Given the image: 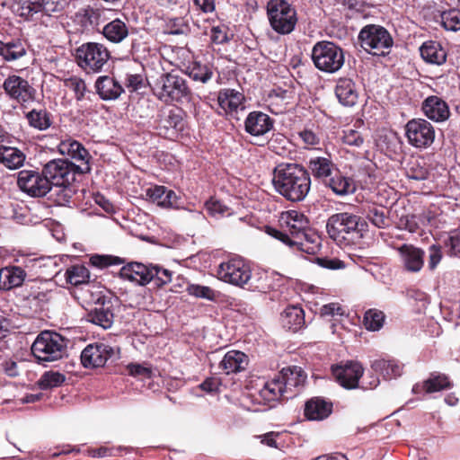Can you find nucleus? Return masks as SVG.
I'll return each mask as SVG.
<instances>
[{
  "mask_svg": "<svg viewBox=\"0 0 460 460\" xmlns=\"http://www.w3.org/2000/svg\"><path fill=\"white\" fill-rule=\"evenodd\" d=\"M308 169L315 179L325 180L332 176L335 166L329 158L317 156L309 160Z\"/></svg>",
  "mask_w": 460,
  "mask_h": 460,
  "instance_id": "obj_43",
  "label": "nucleus"
},
{
  "mask_svg": "<svg viewBox=\"0 0 460 460\" xmlns=\"http://www.w3.org/2000/svg\"><path fill=\"white\" fill-rule=\"evenodd\" d=\"M194 82L200 84L208 83L214 75V66L209 63L193 61L182 70Z\"/></svg>",
  "mask_w": 460,
  "mask_h": 460,
  "instance_id": "obj_39",
  "label": "nucleus"
},
{
  "mask_svg": "<svg viewBox=\"0 0 460 460\" xmlns=\"http://www.w3.org/2000/svg\"><path fill=\"white\" fill-rule=\"evenodd\" d=\"M244 101L243 93L232 88H223L217 94V104L222 111H219L217 113L233 117L237 114L239 109H244Z\"/></svg>",
  "mask_w": 460,
  "mask_h": 460,
  "instance_id": "obj_20",
  "label": "nucleus"
},
{
  "mask_svg": "<svg viewBox=\"0 0 460 460\" xmlns=\"http://www.w3.org/2000/svg\"><path fill=\"white\" fill-rule=\"evenodd\" d=\"M402 268L409 273H418L424 267L425 251L413 244L403 243L397 248Z\"/></svg>",
  "mask_w": 460,
  "mask_h": 460,
  "instance_id": "obj_19",
  "label": "nucleus"
},
{
  "mask_svg": "<svg viewBox=\"0 0 460 460\" xmlns=\"http://www.w3.org/2000/svg\"><path fill=\"white\" fill-rule=\"evenodd\" d=\"M26 272L18 266H10L0 270V289L10 290L23 286Z\"/></svg>",
  "mask_w": 460,
  "mask_h": 460,
  "instance_id": "obj_36",
  "label": "nucleus"
},
{
  "mask_svg": "<svg viewBox=\"0 0 460 460\" xmlns=\"http://www.w3.org/2000/svg\"><path fill=\"white\" fill-rule=\"evenodd\" d=\"M326 231L339 245H349L364 236L368 231V225L360 216L341 212L329 217Z\"/></svg>",
  "mask_w": 460,
  "mask_h": 460,
  "instance_id": "obj_4",
  "label": "nucleus"
},
{
  "mask_svg": "<svg viewBox=\"0 0 460 460\" xmlns=\"http://www.w3.org/2000/svg\"><path fill=\"white\" fill-rule=\"evenodd\" d=\"M371 368L381 374L385 379H392L401 376L402 367L394 360H386L384 358L376 359L372 362Z\"/></svg>",
  "mask_w": 460,
  "mask_h": 460,
  "instance_id": "obj_48",
  "label": "nucleus"
},
{
  "mask_svg": "<svg viewBox=\"0 0 460 460\" xmlns=\"http://www.w3.org/2000/svg\"><path fill=\"white\" fill-rule=\"evenodd\" d=\"M405 137L413 147L428 148L435 140V128L425 119H411L405 125Z\"/></svg>",
  "mask_w": 460,
  "mask_h": 460,
  "instance_id": "obj_16",
  "label": "nucleus"
},
{
  "mask_svg": "<svg viewBox=\"0 0 460 460\" xmlns=\"http://www.w3.org/2000/svg\"><path fill=\"white\" fill-rule=\"evenodd\" d=\"M275 190L291 202L303 201L311 189L309 171L296 163H281L272 172Z\"/></svg>",
  "mask_w": 460,
  "mask_h": 460,
  "instance_id": "obj_3",
  "label": "nucleus"
},
{
  "mask_svg": "<svg viewBox=\"0 0 460 460\" xmlns=\"http://www.w3.org/2000/svg\"><path fill=\"white\" fill-rule=\"evenodd\" d=\"M3 88L6 95L17 102L22 108H27L37 99V90L20 75H9L4 79Z\"/></svg>",
  "mask_w": 460,
  "mask_h": 460,
  "instance_id": "obj_14",
  "label": "nucleus"
},
{
  "mask_svg": "<svg viewBox=\"0 0 460 460\" xmlns=\"http://www.w3.org/2000/svg\"><path fill=\"white\" fill-rule=\"evenodd\" d=\"M94 87L97 94L103 101L116 100L124 93L122 85L114 77L109 75L99 76Z\"/></svg>",
  "mask_w": 460,
  "mask_h": 460,
  "instance_id": "obj_31",
  "label": "nucleus"
},
{
  "mask_svg": "<svg viewBox=\"0 0 460 460\" xmlns=\"http://www.w3.org/2000/svg\"><path fill=\"white\" fill-rule=\"evenodd\" d=\"M211 40L216 44H224L229 41L228 27L225 24L213 26L210 31Z\"/></svg>",
  "mask_w": 460,
  "mask_h": 460,
  "instance_id": "obj_63",
  "label": "nucleus"
},
{
  "mask_svg": "<svg viewBox=\"0 0 460 460\" xmlns=\"http://www.w3.org/2000/svg\"><path fill=\"white\" fill-rule=\"evenodd\" d=\"M185 112L182 109L174 108L162 111L156 120L158 134L168 139L177 138L186 128Z\"/></svg>",
  "mask_w": 460,
  "mask_h": 460,
  "instance_id": "obj_15",
  "label": "nucleus"
},
{
  "mask_svg": "<svg viewBox=\"0 0 460 460\" xmlns=\"http://www.w3.org/2000/svg\"><path fill=\"white\" fill-rule=\"evenodd\" d=\"M208 214L217 218L229 217L233 215V208L226 205L223 201L211 197L205 203Z\"/></svg>",
  "mask_w": 460,
  "mask_h": 460,
  "instance_id": "obj_51",
  "label": "nucleus"
},
{
  "mask_svg": "<svg viewBox=\"0 0 460 460\" xmlns=\"http://www.w3.org/2000/svg\"><path fill=\"white\" fill-rule=\"evenodd\" d=\"M66 381L65 375L57 371H47L38 380L37 385L42 390L60 386Z\"/></svg>",
  "mask_w": 460,
  "mask_h": 460,
  "instance_id": "obj_52",
  "label": "nucleus"
},
{
  "mask_svg": "<svg viewBox=\"0 0 460 460\" xmlns=\"http://www.w3.org/2000/svg\"><path fill=\"white\" fill-rule=\"evenodd\" d=\"M187 28V24L182 17L168 18L165 24V32L169 34H182Z\"/></svg>",
  "mask_w": 460,
  "mask_h": 460,
  "instance_id": "obj_62",
  "label": "nucleus"
},
{
  "mask_svg": "<svg viewBox=\"0 0 460 460\" xmlns=\"http://www.w3.org/2000/svg\"><path fill=\"white\" fill-rule=\"evenodd\" d=\"M332 374L341 386L351 390L358 387L364 367L359 362L350 360L345 364L332 366Z\"/></svg>",
  "mask_w": 460,
  "mask_h": 460,
  "instance_id": "obj_17",
  "label": "nucleus"
},
{
  "mask_svg": "<svg viewBox=\"0 0 460 460\" xmlns=\"http://www.w3.org/2000/svg\"><path fill=\"white\" fill-rule=\"evenodd\" d=\"M24 118L31 128L40 131L49 129L53 124V116L45 108L32 109L24 114Z\"/></svg>",
  "mask_w": 460,
  "mask_h": 460,
  "instance_id": "obj_40",
  "label": "nucleus"
},
{
  "mask_svg": "<svg viewBox=\"0 0 460 460\" xmlns=\"http://www.w3.org/2000/svg\"><path fill=\"white\" fill-rule=\"evenodd\" d=\"M219 280L250 291L267 293L271 288V279L266 271H255L248 261L233 256L222 261L217 270Z\"/></svg>",
  "mask_w": 460,
  "mask_h": 460,
  "instance_id": "obj_1",
  "label": "nucleus"
},
{
  "mask_svg": "<svg viewBox=\"0 0 460 460\" xmlns=\"http://www.w3.org/2000/svg\"><path fill=\"white\" fill-rule=\"evenodd\" d=\"M290 248L315 255L321 249V237L313 229L307 230L299 239H292Z\"/></svg>",
  "mask_w": 460,
  "mask_h": 460,
  "instance_id": "obj_34",
  "label": "nucleus"
},
{
  "mask_svg": "<svg viewBox=\"0 0 460 460\" xmlns=\"http://www.w3.org/2000/svg\"><path fill=\"white\" fill-rule=\"evenodd\" d=\"M44 173L52 190L51 199L59 206L69 203L75 190L73 183L77 175L91 171L89 164L76 165L68 159H53L43 165Z\"/></svg>",
  "mask_w": 460,
  "mask_h": 460,
  "instance_id": "obj_2",
  "label": "nucleus"
},
{
  "mask_svg": "<svg viewBox=\"0 0 460 460\" xmlns=\"http://www.w3.org/2000/svg\"><path fill=\"white\" fill-rule=\"evenodd\" d=\"M271 29L280 35L290 34L298 22L296 8L287 0H270L266 5Z\"/></svg>",
  "mask_w": 460,
  "mask_h": 460,
  "instance_id": "obj_8",
  "label": "nucleus"
},
{
  "mask_svg": "<svg viewBox=\"0 0 460 460\" xmlns=\"http://www.w3.org/2000/svg\"><path fill=\"white\" fill-rule=\"evenodd\" d=\"M152 89L155 95L165 103L189 102L193 97L187 80L174 71L158 76Z\"/></svg>",
  "mask_w": 460,
  "mask_h": 460,
  "instance_id": "obj_5",
  "label": "nucleus"
},
{
  "mask_svg": "<svg viewBox=\"0 0 460 460\" xmlns=\"http://www.w3.org/2000/svg\"><path fill=\"white\" fill-rule=\"evenodd\" d=\"M389 211L385 207L372 206L367 211V218L376 227L385 228L390 224Z\"/></svg>",
  "mask_w": 460,
  "mask_h": 460,
  "instance_id": "obj_49",
  "label": "nucleus"
},
{
  "mask_svg": "<svg viewBox=\"0 0 460 460\" xmlns=\"http://www.w3.org/2000/svg\"><path fill=\"white\" fill-rule=\"evenodd\" d=\"M64 84L66 87L74 92L75 98L77 102H81L84 99V95L87 91V86L84 80L76 75H72L65 79Z\"/></svg>",
  "mask_w": 460,
  "mask_h": 460,
  "instance_id": "obj_56",
  "label": "nucleus"
},
{
  "mask_svg": "<svg viewBox=\"0 0 460 460\" xmlns=\"http://www.w3.org/2000/svg\"><path fill=\"white\" fill-rule=\"evenodd\" d=\"M3 53L1 57L4 61H15L27 54L26 41L22 39H12L7 42L3 41Z\"/></svg>",
  "mask_w": 460,
  "mask_h": 460,
  "instance_id": "obj_45",
  "label": "nucleus"
},
{
  "mask_svg": "<svg viewBox=\"0 0 460 460\" xmlns=\"http://www.w3.org/2000/svg\"><path fill=\"white\" fill-rule=\"evenodd\" d=\"M385 319V315L384 312L372 308L365 313L363 323L367 330L376 332L383 327Z\"/></svg>",
  "mask_w": 460,
  "mask_h": 460,
  "instance_id": "obj_50",
  "label": "nucleus"
},
{
  "mask_svg": "<svg viewBox=\"0 0 460 460\" xmlns=\"http://www.w3.org/2000/svg\"><path fill=\"white\" fill-rule=\"evenodd\" d=\"M151 264L145 265L140 262L132 261L124 265L119 270V277L124 280L135 282L139 286H146L152 282L150 272Z\"/></svg>",
  "mask_w": 460,
  "mask_h": 460,
  "instance_id": "obj_24",
  "label": "nucleus"
},
{
  "mask_svg": "<svg viewBox=\"0 0 460 460\" xmlns=\"http://www.w3.org/2000/svg\"><path fill=\"white\" fill-rule=\"evenodd\" d=\"M102 33L109 41L120 43L128 36V26L120 19H115L104 25Z\"/></svg>",
  "mask_w": 460,
  "mask_h": 460,
  "instance_id": "obj_41",
  "label": "nucleus"
},
{
  "mask_svg": "<svg viewBox=\"0 0 460 460\" xmlns=\"http://www.w3.org/2000/svg\"><path fill=\"white\" fill-rule=\"evenodd\" d=\"M280 321L283 328L296 332L305 324V312L298 305H288L282 312Z\"/></svg>",
  "mask_w": 460,
  "mask_h": 460,
  "instance_id": "obj_37",
  "label": "nucleus"
},
{
  "mask_svg": "<svg viewBox=\"0 0 460 460\" xmlns=\"http://www.w3.org/2000/svg\"><path fill=\"white\" fill-rule=\"evenodd\" d=\"M146 195L150 201L164 208H171L177 204L176 193L163 185L151 186L146 189Z\"/></svg>",
  "mask_w": 460,
  "mask_h": 460,
  "instance_id": "obj_33",
  "label": "nucleus"
},
{
  "mask_svg": "<svg viewBox=\"0 0 460 460\" xmlns=\"http://www.w3.org/2000/svg\"><path fill=\"white\" fill-rule=\"evenodd\" d=\"M17 186L22 192L33 198H42L48 193H53L43 168L40 172L27 169L20 171L17 175Z\"/></svg>",
  "mask_w": 460,
  "mask_h": 460,
  "instance_id": "obj_12",
  "label": "nucleus"
},
{
  "mask_svg": "<svg viewBox=\"0 0 460 460\" xmlns=\"http://www.w3.org/2000/svg\"><path fill=\"white\" fill-rule=\"evenodd\" d=\"M429 172L422 159L410 161L406 169V175L410 179L423 181L429 177Z\"/></svg>",
  "mask_w": 460,
  "mask_h": 460,
  "instance_id": "obj_53",
  "label": "nucleus"
},
{
  "mask_svg": "<svg viewBox=\"0 0 460 460\" xmlns=\"http://www.w3.org/2000/svg\"><path fill=\"white\" fill-rule=\"evenodd\" d=\"M249 362V358L244 352L233 349L225 354L218 368L226 375L237 374L244 371Z\"/></svg>",
  "mask_w": 460,
  "mask_h": 460,
  "instance_id": "obj_29",
  "label": "nucleus"
},
{
  "mask_svg": "<svg viewBox=\"0 0 460 460\" xmlns=\"http://www.w3.org/2000/svg\"><path fill=\"white\" fill-rule=\"evenodd\" d=\"M15 14L26 22H36L45 16L41 0H17Z\"/></svg>",
  "mask_w": 460,
  "mask_h": 460,
  "instance_id": "obj_32",
  "label": "nucleus"
},
{
  "mask_svg": "<svg viewBox=\"0 0 460 460\" xmlns=\"http://www.w3.org/2000/svg\"><path fill=\"white\" fill-rule=\"evenodd\" d=\"M45 16L61 14L68 7L70 0H41Z\"/></svg>",
  "mask_w": 460,
  "mask_h": 460,
  "instance_id": "obj_59",
  "label": "nucleus"
},
{
  "mask_svg": "<svg viewBox=\"0 0 460 460\" xmlns=\"http://www.w3.org/2000/svg\"><path fill=\"white\" fill-rule=\"evenodd\" d=\"M421 111L426 117L436 122L446 121L450 116L448 104L437 95L427 97L421 103Z\"/></svg>",
  "mask_w": 460,
  "mask_h": 460,
  "instance_id": "obj_25",
  "label": "nucleus"
},
{
  "mask_svg": "<svg viewBox=\"0 0 460 460\" xmlns=\"http://www.w3.org/2000/svg\"><path fill=\"white\" fill-rule=\"evenodd\" d=\"M114 355V349L105 343L96 342L87 345L81 353L82 365L86 368L104 367Z\"/></svg>",
  "mask_w": 460,
  "mask_h": 460,
  "instance_id": "obj_18",
  "label": "nucleus"
},
{
  "mask_svg": "<svg viewBox=\"0 0 460 460\" xmlns=\"http://www.w3.org/2000/svg\"><path fill=\"white\" fill-rule=\"evenodd\" d=\"M81 25L87 27H96L99 25L102 16V11L97 8H93L88 6L87 8L83 9L79 13Z\"/></svg>",
  "mask_w": 460,
  "mask_h": 460,
  "instance_id": "obj_54",
  "label": "nucleus"
},
{
  "mask_svg": "<svg viewBox=\"0 0 460 460\" xmlns=\"http://www.w3.org/2000/svg\"><path fill=\"white\" fill-rule=\"evenodd\" d=\"M284 390L285 398L290 399L298 394V388L305 383V376L302 374L301 368L297 367H284L276 375Z\"/></svg>",
  "mask_w": 460,
  "mask_h": 460,
  "instance_id": "obj_21",
  "label": "nucleus"
},
{
  "mask_svg": "<svg viewBox=\"0 0 460 460\" xmlns=\"http://www.w3.org/2000/svg\"><path fill=\"white\" fill-rule=\"evenodd\" d=\"M428 269L434 271L443 258L442 247L438 243L431 244L429 249Z\"/></svg>",
  "mask_w": 460,
  "mask_h": 460,
  "instance_id": "obj_61",
  "label": "nucleus"
},
{
  "mask_svg": "<svg viewBox=\"0 0 460 460\" xmlns=\"http://www.w3.org/2000/svg\"><path fill=\"white\" fill-rule=\"evenodd\" d=\"M328 186L332 190L340 196H345L353 193L356 190L354 181L343 175L340 171L329 177Z\"/></svg>",
  "mask_w": 460,
  "mask_h": 460,
  "instance_id": "obj_44",
  "label": "nucleus"
},
{
  "mask_svg": "<svg viewBox=\"0 0 460 460\" xmlns=\"http://www.w3.org/2000/svg\"><path fill=\"white\" fill-rule=\"evenodd\" d=\"M66 280L73 286L84 287L90 282V271L83 264H75L68 267L65 273Z\"/></svg>",
  "mask_w": 460,
  "mask_h": 460,
  "instance_id": "obj_46",
  "label": "nucleus"
},
{
  "mask_svg": "<svg viewBox=\"0 0 460 460\" xmlns=\"http://www.w3.org/2000/svg\"><path fill=\"white\" fill-rule=\"evenodd\" d=\"M114 299L106 294H96L94 305L87 311L86 320L103 330L111 329L115 320Z\"/></svg>",
  "mask_w": 460,
  "mask_h": 460,
  "instance_id": "obj_13",
  "label": "nucleus"
},
{
  "mask_svg": "<svg viewBox=\"0 0 460 460\" xmlns=\"http://www.w3.org/2000/svg\"><path fill=\"white\" fill-rule=\"evenodd\" d=\"M61 153H66L72 159L81 162L80 165L89 164L91 155L87 149L76 140H67L61 142L59 146Z\"/></svg>",
  "mask_w": 460,
  "mask_h": 460,
  "instance_id": "obj_42",
  "label": "nucleus"
},
{
  "mask_svg": "<svg viewBox=\"0 0 460 460\" xmlns=\"http://www.w3.org/2000/svg\"><path fill=\"white\" fill-rule=\"evenodd\" d=\"M150 272L153 277L152 281L157 288H163L172 281V272L160 265L151 264Z\"/></svg>",
  "mask_w": 460,
  "mask_h": 460,
  "instance_id": "obj_58",
  "label": "nucleus"
},
{
  "mask_svg": "<svg viewBox=\"0 0 460 460\" xmlns=\"http://www.w3.org/2000/svg\"><path fill=\"white\" fill-rule=\"evenodd\" d=\"M419 50L421 58L427 64L441 66L447 61V52L439 41L426 40Z\"/></svg>",
  "mask_w": 460,
  "mask_h": 460,
  "instance_id": "obj_30",
  "label": "nucleus"
},
{
  "mask_svg": "<svg viewBox=\"0 0 460 460\" xmlns=\"http://www.w3.org/2000/svg\"><path fill=\"white\" fill-rule=\"evenodd\" d=\"M311 58L318 70L329 74L338 72L345 62L343 49L329 40L316 42L312 49Z\"/></svg>",
  "mask_w": 460,
  "mask_h": 460,
  "instance_id": "obj_9",
  "label": "nucleus"
},
{
  "mask_svg": "<svg viewBox=\"0 0 460 460\" xmlns=\"http://www.w3.org/2000/svg\"><path fill=\"white\" fill-rule=\"evenodd\" d=\"M26 154L16 146L0 145V164L9 170H17L24 165Z\"/></svg>",
  "mask_w": 460,
  "mask_h": 460,
  "instance_id": "obj_35",
  "label": "nucleus"
},
{
  "mask_svg": "<svg viewBox=\"0 0 460 460\" xmlns=\"http://www.w3.org/2000/svg\"><path fill=\"white\" fill-rule=\"evenodd\" d=\"M275 120L261 111L249 112L244 120V130L251 136L261 137L271 131Z\"/></svg>",
  "mask_w": 460,
  "mask_h": 460,
  "instance_id": "obj_22",
  "label": "nucleus"
},
{
  "mask_svg": "<svg viewBox=\"0 0 460 460\" xmlns=\"http://www.w3.org/2000/svg\"><path fill=\"white\" fill-rule=\"evenodd\" d=\"M360 46L373 56L385 57L390 54L394 46L391 33L383 26L367 24L358 34Z\"/></svg>",
  "mask_w": 460,
  "mask_h": 460,
  "instance_id": "obj_10",
  "label": "nucleus"
},
{
  "mask_svg": "<svg viewBox=\"0 0 460 460\" xmlns=\"http://www.w3.org/2000/svg\"><path fill=\"white\" fill-rule=\"evenodd\" d=\"M75 57L77 65L87 74H90L101 72L111 56L104 45L87 42L75 49Z\"/></svg>",
  "mask_w": 460,
  "mask_h": 460,
  "instance_id": "obj_11",
  "label": "nucleus"
},
{
  "mask_svg": "<svg viewBox=\"0 0 460 460\" xmlns=\"http://www.w3.org/2000/svg\"><path fill=\"white\" fill-rule=\"evenodd\" d=\"M334 93L339 102L344 107L355 106L359 97L357 84L353 79L347 76L337 79Z\"/></svg>",
  "mask_w": 460,
  "mask_h": 460,
  "instance_id": "obj_23",
  "label": "nucleus"
},
{
  "mask_svg": "<svg viewBox=\"0 0 460 460\" xmlns=\"http://www.w3.org/2000/svg\"><path fill=\"white\" fill-rule=\"evenodd\" d=\"M288 92L287 90L278 89L270 92L268 97V109L273 114H281L287 111L289 103Z\"/></svg>",
  "mask_w": 460,
  "mask_h": 460,
  "instance_id": "obj_47",
  "label": "nucleus"
},
{
  "mask_svg": "<svg viewBox=\"0 0 460 460\" xmlns=\"http://www.w3.org/2000/svg\"><path fill=\"white\" fill-rule=\"evenodd\" d=\"M285 394L279 380L275 376L271 380L265 382L257 394L252 396L254 397L255 402L259 404H270L287 400Z\"/></svg>",
  "mask_w": 460,
  "mask_h": 460,
  "instance_id": "obj_27",
  "label": "nucleus"
},
{
  "mask_svg": "<svg viewBox=\"0 0 460 460\" xmlns=\"http://www.w3.org/2000/svg\"><path fill=\"white\" fill-rule=\"evenodd\" d=\"M332 402L321 396L308 399L305 403L304 415L309 420H323L332 412Z\"/></svg>",
  "mask_w": 460,
  "mask_h": 460,
  "instance_id": "obj_26",
  "label": "nucleus"
},
{
  "mask_svg": "<svg viewBox=\"0 0 460 460\" xmlns=\"http://www.w3.org/2000/svg\"><path fill=\"white\" fill-rule=\"evenodd\" d=\"M453 387V383L446 374L433 372L429 377L422 383H417L412 387L413 394H433Z\"/></svg>",
  "mask_w": 460,
  "mask_h": 460,
  "instance_id": "obj_28",
  "label": "nucleus"
},
{
  "mask_svg": "<svg viewBox=\"0 0 460 460\" xmlns=\"http://www.w3.org/2000/svg\"><path fill=\"white\" fill-rule=\"evenodd\" d=\"M442 27L450 31H460V10L449 9L441 13Z\"/></svg>",
  "mask_w": 460,
  "mask_h": 460,
  "instance_id": "obj_55",
  "label": "nucleus"
},
{
  "mask_svg": "<svg viewBox=\"0 0 460 460\" xmlns=\"http://www.w3.org/2000/svg\"><path fill=\"white\" fill-rule=\"evenodd\" d=\"M287 144L286 137L281 133H272L270 138L268 140V148L276 154L280 155L285 151V145Z\"/></svg>",
  "mask_w": 460,
  "mask_h": 460,
  "instance_id": "obj_64",
  "label": "nucleus"
},
{
  "mask_svg": "<svg viewBox=\"0 0 460 460\" xmlns=\"http://www.w3.org/2000/svg\"><path fill=\"white\" fill-rule=\"evenodd\" d=\"M18 306L25 314L34 315L41 313L51 300V290L38 280H29L16 296Z\"/></svg>",
  "mask_w": 460,
  "mask_h": 460,
  "instance_id": "obj_6",
  "label": "nucleus"
},
{
  "mask_svg": "<svg viewBox=\"0 0 460 460\" xmlns=\"http://www.w3.org/2000/svg\"><path fill=\"white\" fill-rule=\"evenodd\" d=\"M31 354L39 364L62 358L66 352V340L58 332H41L31 345Z\"/></svg>",
  "mask_w": 460,
  "mask_h": 460,
  "instance_id": "obj_7",
  "label": "nucleus"
},
{
  "mask_svg": "<svg viewBox=\"0 0 460 460\" xmlns=\"http://www.w3.org/2000/svg\"><path fill=\"white\" fill-rule=\"evenodd\" d=\"M90 264L99 269H104L111 265H120L124 263V260L113 255H92L89 261Z\"/></svg>",
  "mask_w": 460,
  "mask_h": 460,
  "instance_id": "obj_60",
  "label": "nucleus"
},
{
  "mask_svg": "<svg viewBox=\"0 0 460 460\" xmlns=\"http://www.w3.org/2000/svg\"><path fill=\"white\" fill-rule=\"evenodd\" d=\"M285 224L286 230L291 240L299 239L307 230L311 229L308 226L309 222L307 218L302 213L295 210L288 212Z\"/></svg>",
  "mask_w": 460,
  "mask_h": 460,
  "instance_id": "obj_38",
  "label": "nucleus"
},
{
  "mask_svg": "<svg viewBox=\"0 0 460 460\" xmlns=\"http://www.w3.org/2000/svg\"><path fill=\"white\" fill-rule=\"evenodd\" d=\"M186 291L190 296L197 298H204L208 301H216L217 297V294L214 289L199 284H189Z\"/></svg>",
  "mask_w": 460,
  "mask_h": 460,
  "instance_id": "obj_57",
  "label": "nucleus"
}]
</instances>
